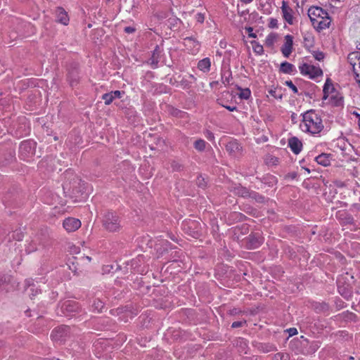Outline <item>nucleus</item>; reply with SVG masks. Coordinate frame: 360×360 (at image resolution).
Here are the masks:
<instances>
[{"label":"nucleus","instance_id":"obj_1","mask_svg":"<svg viewBox=\"0 0 360 360\" xmlns=\"http://www.w3.org/2000/svg\"><path fill=\"white\" fill-rule=\"evenodd\" d=\"M302 122L300 124V128L303 131L309 132L316 134L322 131L323 125L320 117L314 110H310L304 112L302 115Z\"/></svg>","mask_w":360,"mask_h":360},{"label":"nucleus","instance_id":"obj_2","mask_svg":"<svg viewBox=\"0 0 360 360\" xmlns=\"http://www.w3.org/2000/svg\"><path fill=\"white\" fill-rule=\"evenodd\" d=\"M102 223L109 232H118L122 228L120 218L115 212L107 211L103 216Z\"/></svg>","mask_w":360,"mask_h":360},{"label":"nucleus","instance_id":"obj_3","mask_svg":"<svg viewBox=\"0 0 360 360\" xmlns=\"http://www.w3.org/2000/svg\"><path fill=\"white\" fill-rule=\"evenodd\" d=\"M181 226L184 233L193 238H198L202 234L201 224L195 220L184 221Z\"/></svg>","mask_w":360,"mask_h":360},{"label":"nucleus","instance_id":"obj_4","mask_svg":"<svg viewBox=\"0 0 360 360\" xmlns=\"http://www.w3.org/2000/svg\"><path fill=\"white\" fill-rule=\"evenodd\" d=\"M70 333V328L68 326H60L56 328L51 333V337L53 342L62 343Z\"/></svg>","mask_w":360,"mask_h":360},{"label":"nucleus","instance_id":"obj_5","mask_svg":"<svg viewBox=\"0 0 360 360\" xmlns=\"http://www.w3.org/2000/svg\"><path fill=\"white\" fill-rule=\"evenodd\" d=\"M36 143L33 140H26L20 143L19 153L23 158H25L34 155Z\"/></svg>","mask_w":360,"mask_h":360},{"label":"nucleus","instance_id":"obj_6","mask_svg":"<svg viewBox=\"0 0 360 360\" xmlns=\"http://www.w3.org/2000/svg\"><path fill=\"white\" fill-rule=\"evenodd\" d=\"M300 70L302 75H309V77L312 79L322 75L323 74L320 68L307 63H304L302 65L300 66Z\"/></svg>","mask_w":360,"mask_h":360},{"label":"nucleus","instance_id":"obj_7","mask_svg":"<svg viewBox=\"0 0 360 360\" xmlns=\"http://www.w3.org/2000/svg\"><path fill=\"white\" fill-rule=\"evenodd\" d=\"M325 15H328V12L319 6H311L308 10V16L314 27L317 22L316 18H325Z\"/></svg>","mask_w":360,"mask_h":360},{"label":"nucleus","instance_id":"obj_8","mask_svg":"<svg viewBox=\"0 0 360 360\" xmlns=\"http://www.w3.org/2000/svg\"><path fill=\"white\" fill-rule=\"evenodd\" d=\"M68 79L71 86H76L79 83V77L77 63L70 64L68 70Z\"/></svg>","mask_w":360,"mask_h":360},{"label":"nucleus","instance_id":"obj_9","mask_svg":"<svg viewBox=\"0 0 360 360\" xmlns=\"http://www.w3.org/2000/svg\"><path fill=\"white\" fill-rule=\"evenodd\" d=\"M262 243L263 238L258 233L251 234L246 238V246L250 249L257 248Z\"/></svg>","mask_w":360,"mask_h":360},{"label":"nucleus","instance_id":"obj_10","mask_svg":"<svg viewBox=\"0 0 360 360\" xmlns=\"http://www.w3.org/2000/svg\"><path fill=\"white\" fill-rule=\"evenodd\" d=\"M63 225L67 231L72 232L81 226V221L77 219L69 217L63 221Z\"/></svg>","mask_w":360,"mask_h":360},{"label":"nucleus","instance_id":"obj_11","mask_svg":"<svg viewBox=\"0 0 360 360\" xmlns=\"http://www.w3.org/2000/svg\"><path fill=\"white\" fill-rule=\"evenodd\" d=\"M226 150L233 157H238L241 154L242 146L236 141H231L226 145Z\"/></svg>","mask_w":360,"mask_h":360},{"label":"nucleus","instance_id":"obj_12","mask_svg":"<svg viewBox=\"0 0 360 360\" xmlns=\"http://www.w3.org/2000/svg\"><path fill=\"white\" fill-rule=\"evenodd\" d=\"M293 37L291 35L285 37V43L281 47V52L285 58H288L292 51Z\"/></svg>","mask_w":360,"mask_h":360},{"label":"nucleus","instance_id":"obj_13","mask_svg":"<svg viewBox=\"0 0 360 360\" xmlns=\"http://www.w3.org/2000/svg\"><path fill=\"white\" fill-rule=\"evenodd\" d=\"M231 191L233 192L234 194L243 198H250L251 196V193L252 192V191L249 190L240 184L233 186L231 188Z\"/></svg>","mask_w":360,"mask_h":360},{"label":"nucleus","instance_id":"obj_14","mask_svg":"<svg viewBox=\"0 0 360 360\" xmlns=\"http://www.w3.org/2000/svg\"><path fill=\"white\" fill-rule=\"evenodd\" d=\"M288 146L295 154H299L302 148V142L295 136L288 139Z\"/></svg>","mask_w":360,"mask_h":360},{"label":"nucleus","instance_id":"obj_15","mask_svg":"<svg viewBox=\"0 0 360 360\" xmlns=\"http://www.w3.org/2000/svg\"><path fill=\"white\" fill-rule=\"evenodd\" d=\"M281 10L283 13V18L285 20V21L290 24H293V17L292 15V9L289 8L287 5V3L285 1L282 2V6Z\"/></svg>","mask_w":360,"mask_h":360},{"label":"nucleus","instance_id":"obj_16","mask_svg":"<svg viewBox=\"0 0 360 360\" xmlns=\"http://www.w3.org/2000/svg\"><path fill=\"white\" fill-rule=\"evenodd\" d=\"M58 21L65 25H68L69 22V18L65 11L61 8L58 7L56 10Z\"/></svg>","mask_w":360,"mask_h":360},{"label":"nucleus","instance_id":"obj_17","mask_svg":"<svg viewBox=\"0 0 360 360\" xmlns=\"http://www.w3.org/2000/svg\"><path fill=\"white\" fill-rule=\"evenodd\" d=\"M330 24V18L329 15H325V18H322V20L319 22L315 23V28L317 31L320 32L324 29L328 28Z\"/></svg>","mask_w":360,"mask_h":360},{"label":"nucleus","instance_id":"obj_18","mask_svg":"<svg viewBox=\"0 0 360 360\" xmlns=\"http://www.w3.org/2000/svg\"><path fill=\"white\" fill-rule=\"evenodd\" d=\"M25 283L27 286V288L25 289V291L27 292L30 299L32 300L36 295L39 294L40 290L37 288H35L33 283H31L30 280L25 281Z\"/></svg>","mask_w":360,"mask_h":360},{"label":"nucleus","instance_id":"obj_19","mask_svg":"<svg viewBox=\"0 0 360 360\" xmlns=\"http://www.w3.org/2000/svg\"><path fill=\"white\" fill-rule=\"evenodd\" d=\"M330 154L322 153L316 158V161L318 164L326 167L330 164Z\"/></svg>","mask_w":360,"mask_h":360},{"label":"nucleus","instance_id":"obj_20","mask_svg":"<svg viewBox=\"0 0 360 360\" xmlns=\"http://www.w3.org/2000/svg\"><path fill=\"white\" fill-rule=\"evenodd\" d=\"M211 66V62L209 58H203L202 60H200L198 63V68L201 71H203L204 72H207L210 71Z\"/></svg>","mask_w":360,"mask_h":360},{"label":"nucleus","instance_id":"obj_21","mask_svg":"<svg viewBox=\"0 0 360 360\" xmlns=\"http://www.w3.org/2000/svg\"><path fill=\"white\" fill-rule=\"evenodd\" d=\"M280 71L285 74H291L295 71V68L292 64L285 61L281 64Z\"/></svg>","mask_w":360,"mask_h":360},{"label":"nucleus","instance_id":"obj_22","mask_svg":"<svg viewBox=\"0 0 360 360\" xmlns=\"http://www.w3.org/2000/svg\"><path fill=\"white\" fill-rule=\"evenodd\" d=\"M62 308L68 311L73 312L77 310L78 307L74 302L67 301L63 304Z\"/></svg>","mask_w":360,"mask_h":360},{"label":"nucleus","instance_id":"obj_23","mask_svg":"<svg viewBox=\"0 0 360 360\" xmlns=\"http://www.w3.org/2000/svg\"><path fill=\"white\" fill-rule=\"evenodd\" d=\"M160 50H159V47L158 46H156L155 49L153 51V53L152 55V57L150 58V60H151V63L150 64L154 67V68H156L157 65H158V58H159V56H160Z\"/></svg>","mask_w":360,"mask_h":360},{"label":"nucleus","instance_id":"obj_24","mask_svg":"<svg viewBox=\"0 0 360 360\" xmlns=\"http://www.w3.org/2000/svg\"><path fill=\"white\" fill-rule=\"evenodd\" d=\"M184 44L187 46H192L193 48L198 49L199 43L196 39L193 37H186L184 39Z\"/></svg>","mask_w":360,"mask_h":360},{"label":"nucleus","instance_id":"obj_25","mask_svg":"<svg viewBox=\"0 0 360 360\" xmlns=\"http://www.w3.org/2000/svg\"><path fill=\"white\" fill-rule=\"evenodd\" d=\"M304 46L309 49L314 46V37L310 34H306L304 36Z\"/></svg>","mask_w":360,"mask_h":360},{"label":"nucleus","instance_id":"obj_26","mask_svg":"<svg viewBox=\"0 0 360 360\" xmlns=\"http://www.w3.org/2000/svg\"><path fill=\"white\" fill-rule=\"evenodd\" d=\"M238 89L240 90V93L238 94V96L241 99H248L251 95V91L248 88L242 89L240 87H238Z\"/></svg>","mask_w":360,"mask_h":360},{"label":"nucleus","instance_id":"obj_27","mask_svg":"<svg viewBox=\"0 0 360 360\" xmlns=\"http://www.w3.org/2000/svg\"><path fill=\"white\" fill-rule=\"evenodd\" d=\"M206 142L202 139L196 140L194 143L195 148L198 151H203L205 148Z\"/></svg>","mask_w":360,"mask_h":360},{"label":"nucleus","instance_id":"obj_28","mask_svg":"<svg viewBox=\"0 0 360 360\" xmlns=\"http://www.w3.org/2000/svg\"><path fill=\"white\" fill-rule=\"evenodd\" d=\"M39 241V239H36V240H33L27 247L26 248V251L28 252V253H31V252H33L36 250H37V242Z\"/></svg>","mask_w":360,"mask_h":360},{"label":"nucleus","instance_id":"obj_29","mask_svg":"<svg viewBox=\"0 0 360 360\" xmlns=\"http://www.w3.org/2000/svg\"><path fill=\"white\" fill-rule=\"evenodd\" d=\"M331 102L335 106H341L343 105V98L341 96H333L331 97Z\"/></svg>","mask_w":360,"mask_h":360},{"label":"nucleus","instance_id":"obj_30","mask_svg":"<svg viewBox=\"0 0 360 360\" xmlns=\"http://www.w3.org/2000/svg\"><path fill=\"white\" fill-rule=\"evenodd\" d=\"M102 99L104 101V103L105 105H110L114 100V98L112 96V94L109 92L104 94L102 96Z\"/></svg>","mask_w":360,"mask_h":360},{"label":"nucleus","instance_id":"obj_31","mask_svg":"<svg viewBox=\"0 0 360 360\" xmlns=\"http://www.w3.org/2000/svg\"><path fill=\"white\" fill-rule=\"evenodd\" d=\"M15 158V152L13 150H9L6 155H5V160H4V164H8L13 161V160Z\"/></svg>","mask_w":360,"mask_h":360},{"label":"nucleus","instance_id":"obj_32","mask_svg":"<svg viewBox=\"0 0 360 360\" xmlns=\"http://www.w3.org/2000/svg\"><path fill=\"white\" fill-rule=\"evenodd\" d=\"M250 198L255 199L258 202H264V197L253 191L251 193V196Z\"/></svg>","mask_w":360,"mask_h":360},{"label":"nucleus","instance_id":"obj_33","mask_svg":"<svg viewBox=\"0 0 360 360\" xmlns=\"http://www.w3.org/2000/svg\"><path fill=\"white\" fill-rule=\"evenodd\" d=\"M196 184L201 188H205L207 185V182L202 176H198L196 179Z\"/></svg>","mask_w":360,"mask_h":360},{"label":"nucleus","instance_id":"obj_34","mask_svg":"<svg viewBox=\"0 0 360 360\" xmlns=\"http://www.w3.org/2000/svg\"><path fill=\"white\" fill-rule=\"evenodd\" d=\"M171 167L174 171H181L183 169V165L175 160L172 161Z\"/></svg>","mask_w":360,"mask_h":360},{"label":"nucleus","instance_id":"obj_35","mask_svg":"<svg viewBox=\"0 0 360 360\" xmlns=\"http://www.w3.org/2000/svg\"><path fill=\"white\" fill-rule=\"evenodd\" d=\"M231 77V72L230 71H226L221 75L222 82L224 84L229 83Z\"/></svg>","mask_w":360,"mask_h":360},{"label":"nucleus","instance_id":"obj_36","mask_svg":"<svg viewBox=\"0 0 360 360\" xmlns=\"http://www.w3.org/2000/svg\"><path fill=\"white\" fill-rule=\"evenodd\" d=\"M328 82H329V80L328 79L323 86V93H324L323 98L324 99L326 98V97H327L326 94L328 93L329 89H331L332 90L334 89L333 85L331 84H328Z\"/></svg>","mask_w":360,"mask_h":360},{"label":"nucleus","instance_id":"obj_37","mask_svg":"<svg viewBox=\"0 0 360 360\" xmlns=\"http://www.w3.org/2000/svg\"><path fill=\"white\" fill-rule=\"evenodd\" d=\"M269 94L276 99H281L283 96L281 93H277L276 89L269 90Z\"/></svg>","mask_w":360,"mask_h":360},{"label":"nucleus","instance_id":"obj_38","mask_svg":"<svg viewBox=\"0 0 360 360\" xmlns=\"http://www.w3.org/2000/svg\"><path fill=\"white\" fill-rule=\"evenodd\" d=\"M12 237L13 239L20 241L22 240L23 233L20 231H15L13 232Z\"/></svg>","mask_w":360,"mask_h":360},{"label":"nucleus","instance_id":"obj_39","mask_svg":"<svg viewBox=\"0 0 360 360\" xmlns=\"http://www.w3.org/2000/svg\"><path fill=\"white\" fill-rule=\"evenodd\" d=\"M162 243V246L163 247L164 250L167 252L169 249H172V246L169 242L166 240H159Z\"/></svg>","mask_w":360,"mask_h":360},{"label":"nucleus","instance_id":"obj_40","mask_svg":"<svg viewBox=\"0 0 360 360\" xmlns=\"http://www.w3.org/2000/svg\"><path fill=\"white\" fill-rule=\"evenodd\" d=\"M313 56L319 61L323 60L325 57L324 53L321 51H314Z\"/></svg>","mask_w":360,"mask_h":360},{"label":"nucleus","instance_id":"obj_41","mask_svg":"<svg viewBox=\"0 0 360 360\" xmlns=\"http://www.w3.org/2000/svg\"><path fill=\"white\" fill-rule=\"evenodd\" d=\"M155 248L160 255H162L165 252V250H164L162 246V243L159 240L158 243H155Z\"/></svg>","mask_w":360,"mask_h":360},{"label":"nucleus","instance_id":"obj_42","mask_svg":"<svg viewBox=\"0 0 360 360\" xmlns=\"http://www.w3.org/2000/svg\"><path fill=\"white\" fill-rule=\"evenodd\" d=\"M285 84H286V86H288L289 88H290L295 94L298 93L297 88L294 85V84L292 83V82L291 80L286 81L285 82Z\"/></svg>","mask_w":360,"mask_h":360},{"label":"nucleus","instance_id":"obj_43","mask_svg":"<svg viewBox=\"0 0 360 360\" xmlns=\"http://www.w3.org/2000/svg\"><path fill=\"white\" fill-rule=\"evenodd\" d=\"M275 35L273 34H271L269 35H268L267 38H266V44L267 46H271L274 44V41H275Z\"/></svg>","mask_w":360,"mask_h":360},{"label":"nucleus","instance_id":"obj_44","mask_svg":"<svg viewBox=\"0 0 360 360\" xmlns=\"http://www.w3.org/2000/svg\"><path fill=\"white\" fill-rule=\"evenodd\" d=\"M269 27L270 28H276L278 27V20L275 18H271L269 23Z\"/></svg>","mask_w":360,"mask_h":360},{"label":"nucleus","instance_id":"obj_45","mask_svg":"<svg viewBox=\"0 0 360 360\" xmlns=\"http://www.w3.org/2000/svg\"><path fill=\"white\" fill-rule=\"evenodd\" d=\"M112 94L114 99L115 98H121L122 95L124 94V91H120L119 90L113 91L110 92Z\"/></svg>","mask_w":360,"mask_h":360},{"label":"nucleus","instance_id":"obj_46","mask_svg":"<svg viewBox=\"0 0 360 360\" xmlns=\"http://www.w3.org/2000/svg\"><path fill=\"white\" fill-rule=\"evenodd\" d=\"M246 323V321H234L232 325H231V327L233 328H240L241 326H243V324H245Z\"/></svg>","mask_w":360,"mask_h":360},{"label":"nucleus","instance_id":"obj_47","mask_svg":"<svg viewBox=\"0 0 360 360\" xmlns=\"http://www.w3.org/2000/svg\"><path fill=\"white\" fill-rule=\"evenodd\" d=\"M360 58V52H359V51L353 52V53L349 54V56H348L349 60H352L353 58Z\"/></svg>","mask_w":360,"mask_h":360},{"label":"nucleus","instance_id":"obj_48","mask_svg":"<svg viewBox=\"0 0 360 360\" xmlns=\"http://www.w3.org/2000/svg\"><path fill=\"white\" fill-rule=\"evenodd\" d=\"M254 51L257 53H262L264 51L263 46L259 44H256L253 46Z\"/></svg>","mask_w":360,"mask_h":360},{"label":"nucleus","instance_id":"obj_49","mask_svg":"<svg viewBox=\"0 0 360 360\" xmlns=\"http://www.w3.org/2000/svg\"><path fill=\"white\" fill-rule=\"evenodd\" d=\"M246 30L248 32L249 37H251V38H256L257 37L256 34L252 32V31H253V28L252 27H246Z\"/></svg>","mask_w":360,"mask_h":360},{"label":"nucleus","instance_id":"obj_50","mask_svg":"<svg viewBox=\"0 0 360 360\" xmlns=\"http://www.w3.org/2000/svg\"><path fill=\"white\" fill-rule=\"evenodd\" d=\"M112 265H106L103 267V271L105 273H110L111 269H112Z\"/></svg>","mask_w":360,"mask_h":360},{"label":"nucleus","instance_id":"obj_51","mask_svg":"<svg viewBox=\"0 0 360 360\" xmlns=\"http://www.w3.org/2000/svg\"><path fill=\"white\" fill-rule=\"evenodd\" d=\"M124 32L128 34L133 33L135 32V28L130 26L126 27H124Z\"/></svg>","mask_w":360,"mask_h":360},{"label":"nucleus","instance_id":"obj_52","mask_svg":"<svg viewBox=\"0 0 360 360\" xmlns=\"http://www.w3.org/2000/svg\"><path fill=\"white\" fill-rule=\"evenodd\" d=\"M353 69H354V72L355 74V79H356V82L360 85V73L356 72L354 66L353 67Z\"/></svg>","mask_w":360,"mask_h":360},{"label":"nucleus","instance_id":"obj_53","mask_svg":"<svg viewBox=\"0 0 360 360\" xmlns=\"http://www.w3.org/2000/svg\"><path fill=\"white\" fill-rule=\"evenodd\" d=\"M224 108H226L227 110H229V111H235V110H237V107L236 106H230V105H223Z\"/></svg>","mask_w":360,"mask_h":360},{"label":"nucleus","instance_id":"obj_54","mask_svg":"<svg viewBox=\"0 0 360 360\" xmlns=\"http://www.w3.org/2000/svg\"><path fill=\"white\" fill-rule=\"evenodd\" d=\"M181 85L184 86V88H188L190 86L189 82L186 79L181 80Z\"/></svg>","mask_w":360,"mask_h":360},{"label":"nucleus","instance_id":"obj_55","mask_svg":"<svg viewBox=\"0 0 360 360\" xmlns=\"http://www.w3.org/2000/svg\"><path fill=\"white\" fill-rule=\"evenodd\" d=\"M94 305L96 309L102 308L103 307V302L101 301H98L97 303L95 302Z\"/></svg>","mask_w":360,"mask_h":360},{"label":"nucleus","instance_id":"obj_56","mask_svg":"<svg viewBox=\"0 0 360 360\" xmlns=\"http://www.w3.org/2000/svg\"><path fill=\"white\" fill-rule=\"evenodd\" d=\"M289 331H290V335H295V334H296L297 333V329L294 328H290L289 330Z\"/></svg>","mask_w":360,"mask_h":360},{"label":"nucleus","instance_id":"obj_57","mask_svg":"<svg viewBox=\"0 0 360 360\" xmlns=\"http://www.w3.org/2000/svg\"><path fill=\"white\" fill-rule=\"evenodd\" d=\"M278 357H280L281 360H283L284 355L278 353L276 355V358L277 360H278Z\"/></svg>","mask_w":360,"mask_h":360},{"label":"nucleus","instance_id":"obj_58","mask_svg":"<svg viewBox=\"0 0 360 360\" xmlns=\"http://www.w3.org/2000/svg\"><path fill=\"white\" fill-rule=\"evenodd\" d=\"M198 15H199V18H198V20L199 22H202V21H203V20H204L203 16H202L201 14H198Z\"/></svg>","mask_w":360,"mask_h":360},{"label":"nucleus","instance_id":"obj_59","mask_svg":"<svg viewBox=\"0 0 360 360\" xmlns=\"http://www.w3.org/2000/svg\"><path fill=\"white\" fill-rule=\"evenodd\" d=\"M242 2L245 3V4H250L251 3L253 0H240Z\"/></svg>","mask_w":360,"mask_h":360},{"label":"nucleus","instance_id":"obj_60","mask_svg":"<svg viewBox=\"0 0 360 360\" xmlns=\"http://www.w3.org/2000/svg\"><path fill=\"white\" fill-rule=\"evenodd\" d=\"M189 77L193 79V80H195V78L193 75H189Z\"/></svg>","mask_w":360,"mask_h":360},{"label":"nucleus","instance_id":"obj_61","mask_svg":"<svg viewBox=\"0 0 360 360\" xmlns=\"http://www.w3.org/2000/svg\"><path fill=\"white\" fill-rule=\"evenodd\" d=\"M304 170L307 172V173H310V170L308 168L304 167Z\"/></svg>","mask_w":360,"mask_h":360},{"label":"nucleus","instance_id":"obj_62","mask_svg":"<svg viewBox=\"0 0 360 360\" xmlns=\"http://www.w3.org/2000/svg\"><path fill=\"white\" fill-rule=\"evenodd\" d=\"M245 13L244 11H243V12H241V13H240V15H243Z\"/></svg>","mask_w":360,"mask_h":360},{"label":"nucleus","instance_id":"obj_63","mask_svg":"<svg viewBox=\"0 0 360 360\" xmlns=\"http://www.w3.org/2000/svg\"><path fill=\"white\" fill-rule=\"evenodd\" d=\"M357 49L360 50V42H359V44L357 45Z\"/></svg>","mask_w":360,"mask_h":360},{"label":"nucleus","instance_id":"obj_64","mask_svg":"<svg viewBox=\"0 0 360 360\" xmlns=\"http://www.w3.org/2000/svg\"><path fill=\"white\" fill-rule=\"evenodd\" d=\"M86 259H87L89 261H91V257H86Z\"/></svg>","mask_w":360,"mask_h":360}]
</instances>
